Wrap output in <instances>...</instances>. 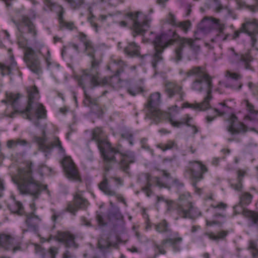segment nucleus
Masks as SVG:
<instances>
[{"label":"nucleus","mask_w":258,"mask_h":258,"mask_svg":"<svg viewBox=\"0 0 258 258\" xmlns=\"http://www.w3.org/2000/svg\"><path fill=\"white\" fill-rule=\"evenodd\" d=\"M91 141H94L103 158L106 165V171H108L110 167L108 164L117 162L115 155L119 154L120 160L118 162L119 168L126 175L130 176V164L135 162V153L131 151L122 152L120 150L121 145L113 148L111 144L107 140L105 134L101 128H94L92 132Z\"/></svg>","instance_id":"nucleus-1"},{"label":"nucleus","mask_w":258,"mask_h":258,"mask_svg":"<svg viewBox=\"0 0 258 258\" xmlns=\"http://www.w3.org/2000/svg\"><path fill=\"white\" fill-rule=\"evenodd\" d=\"M178 39L179 40V46L175 50L176 59L180 60L182 57L183 49L188 47L194 53H197L200 49V46L196 43V41L191 38H180L175 31L169 30L167 32L156 35L153 41L154 52L152 55V64L155 69L157 63L162 61V53L164 50Z\"/></svg>","instance_id":"nucleus-2"},{"label":"nucleus","mask_w":258,"mask_h":258,"mask_svg":"<svg viewBox=\"0 0 258 258\" xmlns=\"http://www.w3.org/2000/svg\"><path fill=\"white\" fill-rule=\"evenodd\" d=\"M26 90L27 93L28 101L25 109L23 110H17L15 107L18 100L22 96L20 93H10L7 94L8 101L12 104L14 109V111L11 113L9 116L14 118L16 113H19L23 118L32 121L33 117L31 112L34 111L37 120L45 118L46 110L41 103L37 102L40 98L37 87L35 85L27 87Z\"/></svg>","instance_id":"nucleus-3"},{"label":"nucleus","mask_w":258,"mask_h":258,"mask_svg":"<svg viewBox=\"0 0 258 258\" xmlns=\"http://www.w3.org/2000/svg\"><path fill=\"white\" fill-rule=\"evenodd\" d=\"M185 75L187 77H194L195 80L191 85V88L195 91L202 92L204 89L207 90V96L201 103L185 104V107H189L195 110L204 111L210 107L209 102L212 99V78L202 67H194L188 70Z\"/></svg>","instance_id":"nucleus-4"},{"label":"nucleus","mask_w":258,"mask_h":258,"mask_svg":"<svg viewBox=\"0 0 258 258\" xmlns=\"http://www.w3.org/2000/svg\"><path fill=\"white\" fill-rule=\"evenodd\" d=\"M32 167L31 162H27L25 167L19 169L18 177H12L13 181L17 185L20 194L29 195L34 200L39 197L42 190H45L48 196H50L47 185L42 184L33 177Z\"/></svg>","instance_id":"nucleus-5"},{"label":"nucleus","mask_w":258,"mask_h":258,"mask_svg":"<svg viewBox=\"0 0 258 258\" xmlns=\"http://www.w3.org/2000/svg\"><path fill=\"white\" fill-rule=\"evenodd\" d=\"M42 55L41 47L35 49L31 47H26L24 52L23 59L27 67L32 72L37 75L42 73V67L40 56Z\"/></svg>","instance_id":"nucleus-6"},{"label":"nucleus","mask_w":258,"mask_h":258,"mask_svg":"<svg viewBox=\"0 0 258 258\" xmlns=\"http://www.w3.org/2000/svg\"><path fill=\"white\" fill-rule=\"evenodd\" d=\"M161 103V94L159 92L152 94L145 104L146 117L152 119L158 123L161 119L166 116V114L162 113L158 108Z\"/></svg>","instance_id":"nucleus-7"},{"label":"nucleus","mask_w":258,"mask_h":258,"mask_svg":"<svg viewBox=\"0 0 258 258\" xmlns=\"http://www.w3.org/2000/svg\"><path fill=\"white\" fill-rule=\"evenodd\" d=\"M176 211L178 215L182 218H188L195 220L201 215V212L194 206L192 203L187 200L186 196L180 195L177 204Z\"/></svg>","instance_id":"nucleus-8"},{"label":"nucleus","mask_w":258,"mask_h":258,"mask_svg":"<svg viewBox=\"0 0 258 258\" xmlns=\"http://www.w3.org/2000/svg\"><path fill=\"white\" fill-rule=\"evenodd\" d=\"M127 16L132 21L133 35L134 37L138 34L143 35L150 28L151 19L148 16L142 15V12L129 13Z\"/></svg>","instance_id":"nucleus-9"},{"label":"nucleus","mask_w":258,"mask_h":258,"mask_svg":"<svg viewBox=\"0 0 258 258\" xmlns=\"http://www.w3.org/2000/svg\"><path fill=\"white\" fill-rule=\"evenodd\" d=\"M126 66L125 62L120 60H114L108 66V69H112L115 74L110 77H104L100 78L99 85H108L113 88H117L119 87L120 79L119 76L124 71V68Z\"/></svg>","instance_id":"nucleus-10"},{"label":"nucleus","mask_w":258,"mask_h":258,"mask_svg":"<svg viewBox=\"0 0 258 258\" xmlns=\"http://www.w3.org/2000/svg\"><path fill=\"white\" fill-rule=\"evenodd\" d=\"M100 63V62L98 60H93L91 68L85 70L78 80L79 86L84 90H85V86L87 84H90L93 86L99 85L100 77L98 70Z\"/></svg>","instance_id":"nucleus-11"},{"label":"nucleus","mask_w":258,"mask_h":258,"mask_svg":"<svg viewBox=\"0 0 258 258\" xmlns=\"http://www.w3.org/2000/svg\"><path fill=\"white\" fill-rule=\"evenodd\" d=\"M247 34L251 38V45L254 46L257 39L256 35L258 34V20L255 19H245L243 23L239 30L235 31L233 38L235 39L239 37L240 33Z\"/></svg>","instance_id":"nucleus-12"},{"label":"nucleus","mask_w":258,"mask_h":258,"mask_svg":"<svg viewBox=\"0 0 258 258\" xmlns=\"http://www.w3.org/2000/svg\"><path fill=\"white\" fill-rule=\"evenodd\" d=\"M188 164V169L186 171L189 172L190 177L194 180L192 185L196 191L200 194L201 189L197 187V183L204 178L203 174L208 171V168L199 161H189Z\"/></svg>","instance_id":"nucleus-13"},{"label":"nucleus","mask_w":258,"mask_h":258,"mask_svg":"<svg viewBox=\"0 0 258 258\" xmlns=\"http://www.w3.org/2000/svg\"><path fill=\"white\" fill-rule=\"evenodd\" d=\"M35 141L38 144L39 149L40 150L46 153L45 156H47V154L50 153L54 148L58 150V153L62 155L65 154V150L62 146L61 141L59 138L55 137L53 138V140L48 143H46L47 139L43 132V136L42 137H36Z\"/></svg>","instance_id":"nucleus-14"},{"label":"nucleus","mask_w":258,"mask_h":258,"mask_svg":"<svg viewBox=\"0 0 258 258\" xmlns=\"http://www.w3.org/2000/svg\"><path fill=\"white\" fill-rule=\"evenodd\" d=\"M228 124L226 130L232 136L239 134L244 135L248 131L258 133L254 127L248 128L243 122L239 121L238 117L235 114H231L227 119Z\"/></svg>","instance_id":"nucleus-15"},{"label":"nucleus","mask_w":258,"mask_h":258,"mask_svg":"<svg viewBox=\"0 0 258 258\" xmlns=\"http://www.w3.org/2000/svg\"><path fill=\"white\" fill-rule=\"evenodd\" d=\"M228 50L229 58L231 62L240 63L246 70H254L250 63L253 58L248 53L238 54L235 52L233 48H230Z\"/></svg>","instance_id":"nucleus-16"},{"label":"nucleus","mask_w":258,"mask_h":258,"mask_svg":"<svg viewBox=\"0 0 258 258\" xmlns=\"http://www.w3.org/2000/svg\"><path fill=\"white\" fill-rule=\"evenodd\" d=\"M164 91L168 98L175 97L176 101H183L185 95L182 90V87L172 82H167L165 83Z\"/></svg>","instance_id":"nucleus-17"},{"label":"nucleus","mask_w":258,"mask_h":258,"mask_svg":"<svg viewBox=\"0 0 258 258\" xmlns=\"http://www.w3.org/2000/svg\"><path fill=\"white\" fill-rule=\"evenodd\" d=\"M89 202L80 194H76L74 197L73 202H69L66 208V211L75 215L79 209H85L88 206Z\"/></svg>","instance_id":"nucleus-18"},{"label":"nucleus","mask_w":258,"mask_h":258,"mask_svg":"<svg viewBox=\"0 0 258 258\" xmlns=\"http://www.w3.org/2000/svg\"><path fill=\"white\" fill-rule=\"evenodd\" d=\"M182 241V238L180 237L174 238H167L163 239L161 242V245H157V248L160 254H165L166 251L163 248V246L168 244L172 248L174 252H177L181 250V243Z\"/></svg>","instance_id":"nucleus-19"},{"label":"nucleus","mask_w":258,"mask_h":258,"mask_svg":"<svg viewBox=\"0 0 258 258\" xmlns=\"http://www.w3.org/2000/svg\"><path fill=\"white\" fill-rule=\"evenodd\" d=\"M56 238L58 241L62 242L67 248L77 249L78 247V244L75 241V235L69 232L58 231Z\"/></svg>","instance_id":"nucleus-20"},{"label":"nucleus","mask_w":258,"mask_h":258,"mask_svg":"<svg viewBox=\"0 0 258 258\" xmlns=\"http://www.w3.org/2000/svg\"><path fill=\"white\" fill-rule=\"evenodd\" d=\"M0 247L9 250H12L13 253L21 249L19 242L14 238L5 235L0 236Z\"/></svg>","instance_id":"nucleus-21"},{"label":"nucleus","mask_w":258,"mask_h":258,"mask_svg":"<svg viewBox=\"0 0 258 258\" xmlns=\"http://www.w3.org/2000/svg\"><path fill=\"white\" fill-rule=\"evenodd\" d=\"M63 169L70 178L77 179L78 170L74 163L70 157H66L61 162Z\"/></svg>","instance_id":"nucleus-22"},{"label":"nucleus","mask_w":258,"mask_h":258,"mask_svg":"<svg viewBox=\"0 0 258 258\" xmlns=\"http://www.w3.org/2000/svg\"><path fill=\"white\" fill-rule=\"evenodd\" d=\"M209 24L208 25L213 29H216V37L214 38H212L211 41L215 42L218 40H225L227 39V36L224 35L223 30L224 29V26L219 23V20H214L208 22Z\"/></svg>","instance_id":"nucleus-23"},{"label":"nucleus","mask_w":258,"mask_h":258,"mask_svg":"<svg viewBox=\"0 0 258 258\" xmlns=\"http://www.w3.org/2000/svg\"><path fill=\"white\" fill-rule=\"evenodd\" d=\"M26 224L29 230L37 233L38 231V226L41 221L40 218L35 215L33 212L26 214Z\"/></svg>","instance_id":"nucleus-24"},{"label":"nucleus","mask_w":258,"mask_h":258,"mask_svg":"<svg viewBox=\"0 0 258 258\" xmlns=\"http://www.w3.org/2000/svg\"><path fill=\"white\" fill-rule=\"evenodd\" d=\"M165 21L171 25L180 28L185 32H187L190 26V22L189 21L177 22L175 16L170 13L165 19Z\"/></svg>","instance_id":"nucleus-25"},{"label":"nucleus","mask_w":258,"mask_h":258,"mask_svg":"<svg viewBox=\"0 0 258 258\" xmlns=\"http://www.w3.org/2000/svg\"><path fill=\"white\" fill-rule=\"evenodd\" d=\"M98 187L101 191L108 196L119 197V195L117 191L109 185L106 176L103 177L102 180L98 184Z\"/></svg>","instance_id":"nucleus-26"},{"label":"nucleus","mask_w":258,"mask_h":258,"mask_svg":"<svg viewBox=\"0 0 258 258\" xmlns=\"http://www.w3.org/2000/svg\"><path fill=\"white\" fill-rule=\"evenodd\" d=\"M243 216L248 219V226L258 227V212L243 209L242 212Z\"/></svg>","instance_id":"nucleus-27"},{"label":"nucleus","mask_w":258,"mask_h":258,"mask_svg":"<svg viewBox=\"0 0 258 258\" xmlns=\"http://www.w3.org/2000/svg\"><path fill=\"white\" fill-rule=\"evenodd\" d=\"M64 10L61 6H57L56 12L58 15V19L61 28H65L70 30H73L76 28L73 22H66L63 20V15L64 13Z\"/></svg>","instance_id":"nucleus-28"},{"label":"nucleus","mask_w":258,"mask_h":258,"mask_svg":"<svg viewBox=\"0 0 258 258\" xmlns=\"http://www.w3.org/2000/svg\"><path fill=\"white\" fill-rule=\"evenodd\" d=\"M140 47L134 42H129L124 48V51L126 54L131 56H139L140 55Z\"/></svg>","instance_id":"nucleus-29"},{"label":"nucleus","mask_w":258,"mask_h":258,"mask_svg":"<svg viewBox=\"0 0 258 258\" xmlns=\"http://www.w3.org/2000/svg\"><path fill=\"white\" fill-rule=\"evenodd\" d=\"M20 22V25L22 24L28 28V32L31 34L33 36H36V31L35 26L29 17L24 15H22L21 16Z\"/></svg>","instance_id":"nucleus-30"},{"label":"nucleus","mask_w":258,"mask_h":258,"mask_svg":"<svg viewBox=\"0 0 258 258\" xmlns=\"http://www.w3.org/2000/svg\"><path fill=\"white\" fill-rule=\"evenodd\" d=\"M13 200V203L8 206L9 209L13 213L16 214L19 216L23 215L25 212L22 204L16 201L14 198Z\"/></svg>","instance_id":"nucleus-31"},{"label":"nucleus","mask_w":258,"mask_h":258,"mask_svg":"<svg viewBox=\"0 0 258 258\" xmlns=\"http://www.w3.org/2000/svg\"><path fill=\"white\" fill-rule=\"evenodd\" d=\"M155 228L156 230L159 233H169L171 232V229L169 227V224L165 220H163L155 225Z\"/></svg>","instance_id":"nucleus-32"},{"label":"nucleus","mask_w":258,"mask_h":258,"mask_svg":"<svg viewBox=\"0 0 258 258\" xmlns=\"http://www.w3.org/2000/svg\"><path fill=\"white\" fill-rule=\"evenodd\" d=\"M112 245L108 236L102 235L98 240V247L101 250H104Z\"/></svg>","instance_id":"nucleus-33"},{"label":"nucleus","mask_w":258,"mask_h":258,"mask_svg":"<svg viewBox=\"0 0 258 258\" xmlns=\"http://www.w3.org/2000/svg\"><path fill=\"white\" fill-rule=\"evenodd\" d=\"M107 216L109 220L112 222L121 220L123 218V216L118 208H112L110 210L108 213Z\"/></svg>","instance_id":"nucleus-34"},{"label":"nucleus","mask_w":258,"mask_h":258,"mask_svg":"<svg viewBox=\"0 0 258 258\" xmlns=\"http://www.w3.org/2000/svg\"><path fill=\"white\" fill-rule=\"evenodd\" d=\"M169 121L170 123L174 127H179L181 125L186 124L187 126H190L188 123L189 120L191 119L188 115H186L185 118H182L180 121H174L169 116Z\"/></svg>","instance_id":"nucleus-35"},{"label":"nucleus","mask_w":258,"mask_h":258,"mask_svg":"<svg viewBox=\"0 0 258 258\" xmlns=\"http://www.w3.org/2000/svg\"><path fill=\"white\" fill-rule=\"evenodd\" d=\"M252 196L248 192L242 194L240 197L239 205L243 207L249 205L252 200Z\"/></svg>","instance_id":"nucleus-36"},{"label":"nucleus","mask_w":258,"mask_h":258,"mask_svg":"<svg viewBox=\"0 0 258 258\" xmlns=\"http://www.w3.org/2000/svg\"><path fill=\"white\" fill-rule=\"evenodd\" d=\"M85 46L86 54L91 57V62L93 60H97L95 57V50L94 48L92 42L90 41V42L87 43Z\"/></svg>","instance_id":"nucleus-37"},{"label":"nucleus","mask_w":258,"mask_h":258,"mask_svg":"<svg viewBox=\"0 0 258 258\" xmlns=\"http://www.w3.org/2000/svg\"><path fill=\"white\" fill-rule=\"evenodd\" d=\"M145 177L147 181V183L146 186L143 188V191L146 193V195L148 197H149L151 194V190L150 189V187L152 186L150 181L151 180V175L149 173L145 174Z\"/></svg>","instance_id":"nucleus-38"},{"label":"nucleus","mask_w":258,"mask_h":258,"mask_svg":"<svg viewBox=\"0 0 258 258\" xmlns=\"http://www.w3.org/2000/svg\"><path fill=\"white\" fill-rule=\"evenodd\" d=\"M74 10L80 8L84 4V0H65Z\"/></svg>","instance_id":"nucleus-39"},{"label":"nucleus","mask_w":258,"mask_h":258,"mask_svg":"<svg viewBox=\"0 0 258 258\" xmlns=\"http://www.w3.org/2000/svg\"><path fill=\"white\" fill-rule=\"evenodd\" d=\"M127 91L131 95L135 96L137 94L142 92L143 89L142 87L137 85H132L127 89Z\"/></svg>","instance_id":"nucleus-40"},{"label":"nucleus","mask_w":258,"mask_h":258,"mask_svg":"<svg viewBox=\"0 0 258 258\" xmlns=\"http://www.w3.org/2000/svg\"><path fill=\"white\" fill-rule=\"evenodd\" d=\"M84 93L85 100L88 102L89 104L94 105H97L98 98L92 97L90 95L87 93L86 90H84Z\"/></svg>","instance_id":"nucleus-41"},{"label":"nucleus","mask_w":258,"mask_h":258,"mask_svg":"<svg viewBox=\"0 0 258 258\" xmlns=\"http://www.w3.org/2000/svg\"><path fill=\"white\" fill-rule=\"evenodd\" d=\"M226 76L236 81L239 80L242 78L241 75L236 73H232L229 71H227Z\"/></svg>","instance_id":"nucleus-42"},{"label":"nucleus","mask_w":258,"mask_h":258,"mask_svg":"<svg viewBox=\"0 0 258 258\" xmlns=\"http://www.w3.org/2000/svg\"><path fill=\"white\" fill-rule=\"evenodd\" d=\"M122 138L128 141L129 143L131 145H133V135L130 132H125L121 134Z\"/></svg>","instance_id":"nucleus-43"},{"label":"nucleus","mask_w":258,"mask_h":258,"mask_svg":"<svg viewBox=\"0 0 258 258\" xmlns=\"http://www.w3.org/2000/svg\"><path fill=\"white\" fill-rule=\"evenodd\" d=\"M0 70L2 76L9 75L11 73L10 67L2 64H0Z\"/></svg>","instance_id":"nucleus-44"},{"label":"nucleus","mask_w":258,"mask_h":258,"mask_svg":"<svg viewBox=\"0 0 258 258\" xmlns=\"http://www.w3.org/2000/svg\"><path fill=\"white\" fill-rule=\"evenodd\" d=\"M176 145L173 141H168L166 144H165L162 147H161L162 150L165 151L167 150H170L172 149Z\"/></svg>","instance_id":"nucleus-45"},{"label":"nucleus","mask_w":258,"mask_h":258,"mask_svg":"<svg viewBox=\"0 0 258 258\" xmlns=\"http://www.w3.org/2000/svg\"><path fill=\"white\" fill-rule=\"evenodd\" d=\"M257 249H258V248H257V243L256 241L253 240H249V245L247 247V249L248 250H252V251L254 250H256Z\"/></svg>","instance_id":"nucleus-46"},{"label":"nucleus","mask_w":258,"mask_h":258,"mask_svg":"<svg viewBox=\"0 0 258 258\" xmlns=\"http://www.w3.org/2000/svg\"><path fill=\"white\" fill-rule=\"evenodd\" d=\"M257 113L249 114L246 117L250 121H253L258 124V118L257 117Z\"/></svg>","instance_id":"nucleus-47"},{"label":"nucleus","mask_w":258,"mask_h":258,"mask_svg":"<svg viewBox=\"0 0 258 258\" xmlns=\"http://www.w3.org/2000/svg\"><path fill=\"white\" fill-rule=\"evenodd\" d=\"M49 253L51 258H55L56 254L58 253V249L55 247H51L49 249Z\"/></svg>","instance_id":"nucleus-48"},{"label":"nucleus","mask_w":258,"mask_h":258,"mask_svg":"<svg viewBox=\"0 0 258 258\" xmlns=\"http://www.w3.org/2000/svg\"><path fill=\"white\" fill-rule=\"evenodd\" d=\"M228 232L227 231L222 230L218 233L217 235H216V237H217V240L220 239L224 238L228 234Z\"/></svg>","instance_id":"nucleus-49"},{"label":"nucleus","mask_w":258,"mask_h":258,"mask_svg":"<svg viewBox=\"0 0 258 258\" xmlns=\"http://www.w3.org/2000/svg\"><path fill=\"white\" fill-rule=\"evenodd\" d=\"M96 220H97L98 223L99 225L104 226L106 224L104 222L103 218L102 216L101 215H100V214H97Z\"/></svg>","instance_id":"nucleus-50"},{"label":"nucleus","mask_w":258,"mask_h":258,"mask_svg":"<svg viewBox=\"0 0 258 258\" xmlns=\"http://www.w3.org/2000/svg\"><path fill=\"white\" fill-rule=\"evenodd\" d=\"M80 39L81 41H82L84 43V45H85L87 44V43L90 42L91 41L90 40L87 39V36L83 33H81L80 34Z\"/></svg>","instance_id":"nucleus-51"},{"label":"nucleus","mask_w":258,"mask_h":258,"mask_svg":"<svg viewBox=\"0 0 258 258\" xmlns=\"http://www.w3.org/2000/svg\"><path fill=\"white\" fill-rule=\"evenodd\" d=\"M242 181H238V182L236 184H231V186L236 190L240 191L241 190L242 187Z\"/></svg>","instance_id":"nucleus-52"},{"label":"nucleus","mask_w":258,"mask_h":258,"mask_svg":"<svg viewBox=\"0 0 258 258\" xmlns=\"http://www.w3.org/2000/svg\"><path fill=\"white\" fill-rule=\"evenodd\" d=\"M93 16L88 19V21L90 22L91 26L95 29L96 32H98V25L93 20Z\"/></svg>","instance_id":"nucleus-53"},{"label":"nucleus","mask_w":258,"mask_h":258,"mask_svg":"<svg viewBox=\"0 0 258 258\" xmlns=\"http://www.w3.org/2000/svg\"><path fill=\"white\" fill-rule=\"evenodd\" d=\"M17 146V144L16 141L11 140L7 142V147L10 149L13 148Z\"/></svg>","instance_id":"nucleus-54"},{"label":"nucleus","mask_w":258,"mask_h":258,"mask_svg":"<svg viewBox=\"0 0 258 258\" xmlns=\"http://www.w3.org/2000/svg\"><path fill=\"white\" fill-rule=\"evenodd\" d=\"M247 109L249 111V114H253V113H258V111H255L254 109V107L253 106L249 103H247Z\"/></svg>","instance_id":"nucleus-55"},{"label":"nucleus","mask_w":258,"mask_h":258,"mask_svg":"<svg viewBox=\"0 0 258 258\" xmlns=\"http://www.w3.org/2000/svg\"><path fill=\"white\" fill-rule=\"evenodd\" d=\"M161 171L162 172V176L165 177L168 180H170L172 179L170 174L169 172H168L166 170H162Z\"/></svg>","instance_id":"nucleus-56"},{"label":"nucleus","mask_w":258,"mask_h":258,"mask_svg":"<svg viewBox=\"0 0 258 258\" xmlns=\"http://www.w3.org/2000/svg\"><path fill=\"white\" fill-rule=\"evenodd\" d=\"M245 172L244 171L239 170L237 171L238 177L237 180L239 181H242L243 177L244 176Z\"/></svg>","instance_id":"nucleus-57"},{"label":"nucleus","mask_w":258,"mask_h":258,"mask_svg":"<svg viewBox=\"0 0 258 258\" xmlns=\"http://www.w3.org/2000/svg\"><path fill=\"white\" fill-rule=\"evenodd\" d=\"M225 9L228 14H230L231 13V10L228 8L227 7H224L221 5H220L219 6H218L216 9V11L217 12H220L222 10Z\"/></svg>","instance_id":"nucleus-58"},{"label":"nucleus","mask_w":258,"mask_h":258,"mask_svg":"<svg viewBox=\"0 0 258 258\" xmlns=\"http://www.w3.org/2000/svg\"><path fill=\"white\" fill-rule=\"evenodd\" d=\"M43 1L45 5L48 7H49L50 8H52L53 7H57L58 6L56 4L53 3L51 0H43Z\"/></svg>","instance_id":"nucleus-59"},{"label":"nucleus","mask_w":258,"mask_h":258,"mask_svg":"<svg viewBox=\"0 0 258 258\" xmlns=\"http://www.w3.org/2000/svg\"><path fill=\"white\" fill-rule=\"evenodd\" d=\"M154 179L156 182V185L158 186H159L160 187H166V185L164 183H163L160 181V179L159 177H154Z\"/></svg>","instance_id":"nucleus-60"},{"label":"nucleus","mask_w":258,"mask_h":258,"mask_svg":"<svg viewBox=\"0 0 258 258\" xmlns=\"http://www.w3.org/2000/svg\"><path fill=\"white\" fill-rule=\"evenodd\" d=\"M205 235L207 236L210 239L213 240H217V237H216V235H215L214 233L211 232V233H205Z\"/></svg>","instance_id":"nucleus-61"},{"label":"nucleus","mask_w":258,"mask_h":258,"mask_svg":"<svg viewBox=\"0 0 258 258\" xmlns=\"http://www.w3.org/2000/svg\"><path fill=\"white\" fill-rule=\"evenodd\" d=\"M45 61L47 64V66H49L50 64V60H51V56H50V53L49 50H47V55L45 56Z\"/></svg>","instance_id":"nucleus-62"},{"label":"nucleus","mask_w":258,"mask_h":258,"mask_svg":"<svg viewBox=\"0 0 258 258\" xmlns=\"http://www.w3.org/2000/svg\"><path fill=\"white\" fill-rule=\"evenodd\" d=\"M73 254L68 250H66L63 254V258H72Z\"/></svg>","instance_id":"nucleus-63"},{"label":"nucleus","mask_w":258,"mask_h":258,"mask_svg":"<svg viewBox=\"0 0 258 258\" xmlns=\"http://www.w3.org/2000/svg\"><path fill=\"white\" fill-rule=\"evenodd\" d=\"M246 8L251 12L254 13L258 11V6H246Z\"/></svg>","instance_id":"nucleus-64"}]
</instances>
